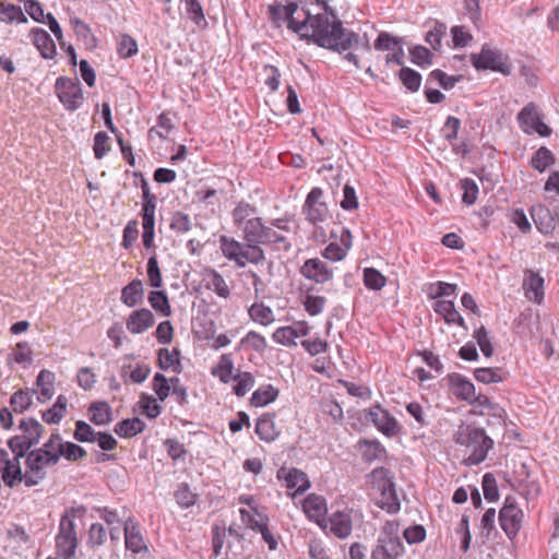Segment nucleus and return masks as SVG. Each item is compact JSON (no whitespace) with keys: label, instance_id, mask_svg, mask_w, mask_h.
I'll return each mask as SVG.
<instances>
[{"label":"nucleus","instance_id":"62","mask_svg":"<svg viewBox=\"0 0 559 559\" xmlns=\"http://www.w3.org/2000/svg\"><path fill=\"white\" fill-rule=\"evenodd\" d=\"M147 277L152 287H162L163 278L156 255H152L147 261Z\"/></svg>","mask_w":559,"mask_h":559},{"label":"nucleus","instance_id":"45","mask_svg":"<svg viewBox=\"0 0 559 559\" xmlns=\"http://www.w3.org/2000/svg\"><path fill=\"white\" fill-rule=\"evenodd\" d=\"M148 302L154 310L160 312L163 316L169 317L171 314V308L165 292L152 290L148 295Z\"/></svg>","mask_w":559,"mask_h":559},{"label":"nucleus","instance_id":"32","mask_svg":"<svg viewBox=\"0 0 559 559\" xmlns=\"http://www.w3.org/2000/svg\"><path fill=\"white\" fill-rule=\"evenodd\" d=\"M145 429V423L139 417L127 418L115 426V432L120 438H132Z\"/></svg>","mask_w":559,"mask_h":559},{"label":"nucleus","instance_id":"57","mask_svg":"<svg viewBox=\"0 0 559 559\" xmlns=\"http://www.w3.org/2000/svg\"><path fill=\"white\" fill-rule=\"evenodd\" d=\"M299 337L297 329L294 326H282L273 333V340L276 343L290 346L296 345L295 340Z\"/></svg>","mask_w":559,"mask_h":559},{"label":"nucleus","instance_id":"3","mask_svg":"<svg viewBox=\"0 0 559 559\" xmlns=\"http://www.w3.org/2000/svg\"><path fill=\"white\" fill-rule=\"evenodd\" d=\"M53 447L55 443L49 437L40 448L27 451L24 456L25 471L21 469V475L14 480V485L24 481L27 487H32L43 480L47 475L48 468L58 463L57 448Z\"/></svg>","mask_w":559,"mask_h":559},{"label":"nucleus","instance_id":"14","mask_svg":"<svg viewBox=\"0 0 559 559\" xmlns=\"http://www.w3.org/2000/svg\"><path fill=\"white\" fill-rule=\"evenodd\" d=\"M277 479L284 481L285 487L295 497L305 492L310 487V480L306 473L295 467H281L277 471Z\"/></svg>","mask_w":559,"mask_h":559},{"label":"nucleus","instance_id":"38","mask_svg":"<svg viewBox=\"0 0 559 559\" xmlns=\"http://www.w3.org/2000/svg\"><path fill=\"white\" fill-rule=\"evenodd\" d=\"M0 472L2 479L5 485L13 487L14 480L21 475V471L17 465H13L9 462V453L5 450L0 449Z\"/></svg>","mask_w":559,"mask_h":559},{"label":"nucleus","instance_id":"33","mask_svg":"<svg viewBox=\"0 0 559 559\" xmlns=\"http://www.w3.org/2000/svg\"><path fill=\"white\" fill-rule=\"evenodd\" d=\"M362 459L366 462H373L376 460H382L386 456V450L384 445L378 440H364L359 445Z\"/></svg>","mask_w":559,"mask_h":559},{"label":"nucleus","instance_id":"21","mask_svg":"<svg viewBox=\"0 0 559 559\" xmlns=\"http://www.w3.org/2000/svg\"><path fill=\"white\" fill-rule=\"evenodd\" d=\"M50 438L55 443L53 448H57L56 454L58 456V461L61 456L69 461H78L86 454V451L82 447L73 442L63 441L59 433H52Z\"/></svg>","mask_w":559,"mask_h":559},{"label":"nucleus","instance_id":"52","mask_svg":"<svg viewBox=\"0 0 559 559\" xmlns=\"http://www.w3.org/2000/svg\"><path fill=\"white\" fill-rule=\"evenodd\" d=\"M430 80H435L439 83V85L448 91L455 86L456 83H459L463 76L462 75H448L444 71L440 69H436L430 72L429 74Z\"/></svg>","mask_w":559,"mask_h":559},{"label":"nucleus","instance_id":"18","mask_svg":"<svg viewBox=\"0 0 559 559\" xmlns=\"http://www.w3.org/2000/svg\"><path fill=\"white\" fill-rule=\"evenodd\" d=\"M154 323L155 318L152 311L146 308H142L130 313L126 325L130 333L141 334L153 326Z\"/></svg>","mask_w":559,"mask_h":559},{"label":"nucleus","instance_id":"20","mask_svg":"<svg viewBox=\"0 0 559 559\" xmlns=\"http://www.w3.org/2000/svg\"><path fill=\"white\" fill-rule=\"evenodd\" d=\"M544 278L538 272L527 270L523 280L525 296L537 304L544 298Z\"/></svg>","mask_w":559,"mask_h":559},{"label":"nucleus","instance_id":"60","mask_svg":"<svg viewBox=\"0 0 559 559\" xmlns=\"http://www.w3.org/2000/svg\"><path fill=\"white\" fill-rule=\"evenodd\" d=\"M411 60L413 63L419 67L431 64L432 53L428 48L421 45H417L409 50Z\"/></svg>","mask_w":559,"mask_h":559},{"label":"nucleus","instance_id":"23","mask_svg":"<svg viewBox=\"0 0 559 559\" xmlns=\"http://www.w3.org/2000/svg\"><path fill=\"white\" fill-rule=\"evenodd\" d=\"M531 216L540 233L548 235L555 230V215L546 205L538 204L533 206Z\"/></svg>","mask_w":559,"mask_h":559},{"label":"nucleus","instance_id":"10","mask_svg":"<svg viewBox=\"0 0 559 559\" xmlns=\"http://www.w3.org/2000/svg\"><path fill=\"white\" fill-rule=\"evenodd\" d=\"M212 376L218 377V379L228 383L234 380L236 384H253L254 378L250 372H241L234 366L233 354H223L219 357L218 362L212 368Z\"/></svg>","mask_w":559,"mask_h":559},{"label":"nucleus","instance_id":"63","mask_svg":"<svg viewBox=\"0 0 559 559\" xmlns=\"http://www.w3.org/2000/svg\"><path fill=\"white\" fill-rule=\"evenodd\" d=\"M326 299L323 296L307 295L304 300L305 310L310 316H318L323 311Z\"/></svg>","mask_w":559,"mask_h":559},{"label":"nucleus","instance_id":"44","mask_svg":"<svg viewBox=\"0 0 559 559\" xmlns=\"http://www.w3.org/2000/svg\"><path fill=\"white\" fill-rule=\"evenodd\" d=\"M278 390L274 386H260L251 396V404L255 407H263L275 401Z\"/></svg>","mask_w":559,"mask_h":559},{"label":"nucleus","instance_id":"4","mask_svg":"<svg viewBox=\"0 0 559 559\" xmlns=\"http://www.w3.org/2000/svg\"><path fill=\"white\" fill-rule=\"evenodd\" d=\"M85 514L86 508L83 506L67 508L62 513L55 537L57 555L62 559H74L79 545L76 523L82 521Z\"/></svg>","mask_w":559,"mask_h":559},{"label":"nucleus","instance_id":"39","mask_svg":"<svg viewBox=\"0 0 559 559\" xmlns=\"http://www.w3.org/2000/svg\"><path fill=\"white\" fill-rule=\"evenodd\" d=\"M0 21L8 24L12 22L26 23L27 17L23 13L21 7L0 2Z\"/></svg>","mask_w":559,"mask_h":559},{"label":"nucleus","instance_id":"8","mask_svg":"<svg viewBox=\"0 0 559 559\" xmlns=\"http://www.w3.org/2000/svg\"><path fill=\"white\" fill-rule=\"evenodd\" d=\"M471 62L477 71L491 70L503 75L512 73V63L507 55L485 44L478 53L471 55Z\"/></svg>","mask_w":559,"mask_h":559},{"label":"nucleus","instance_id":"13","mask_svg":"<svg viewBox=\"0 0 559 559\" xmlns=\"http://www.w3.org/2000/svg\"><path fill=\"white\" fill-rule=\"evenodd\" d=\"M323 190L319 187H314L307 194L305 203L302 205V214L306 219L317 225L323 223L329 217V209L325 202L322 201Z\"/></svg>","mask_w":559,"mask_h":559},{"label":"nucleus","instance_id":"29","mask_svg":"<svg viewBox=\"0 0 559 559\" xmlns=\"http://www.w3.org/2000/svg\"><path fill=\"white\" fill-rule=\"evenodd\" d=\"M261 245L270 246L274 250L284 252H288L292 248V243L288 241L286 236L277 233L269 226H265L264 228Z\"/></svg>","mask_w":559,"mask_h":559},{"label":"nucleus","instance_id":"27","mask_svg":"<svg viewBox=\"0 0 559 559\" xmlns=\"http://www.w3.org/2000/svg\"><path fill=\"white\" fill-rule=\"evenodd\" d=\"M144 289L141 280H133L121 290V301L128 307H135L143 301Z\"/></svg>","mask_w":559,"mask_h":559},{"label":"nucleus","instance_id":"35","mask_svg":"<svg viewBox=\"0 0 559 559\" xmlns=\"http://www.w3.org/2000/svg\"><path fill=\"white\" fill-rule=\"evenodd\" d=\"M265 225L259 217H252L246 221L242 226L243 238L247 242L261 243Z\"/></svg>","mask_w":559,"mask_h":559},{"label":"nucleus","instance_id":"41","mask_svg":"<svg viewBox=\"0 0 559 559\" xmlns=\"http://www.w3.org/2000/svg\"><path fill=\"white\" fill-rule=\"evenodd\" d=\"M506 374L500 368H479L474 371L475 379L484 384L503 382L507 380Z\"/></svg>","mask_w":559,"mask_h":559},{"label":"nucleus","instance_id":"1","mask_svg":"<svg viewBox=\"0 0 559 559\" xmlns=\"http://www.w3.org/2000/svg\"><path fill=\"white\" fill-rule=\"evenodd\" d=\"M283 8L287 28L307 43L338 53L357 46L370 50L367 37L361 38L354 31L344 27L343 21L329 5L328 0H317L316 9H299L296 2H289Z\"/></svg>","mask_w":559,"mask_h":559},{"label":"nucleus","instance_id":"26","mask_svg":"<svg viewBox=\"0 0 559 559\" xmlns=\"http://www.w3.org/2000/svg\"><path fill=\"white\" fill-rule=\"evenodd\" d=\"M36 390L24 386L17 390L10 399V405L15 413H24L35 403Z\"/></svg>","mask_w":559,"mask_h":559},{"label":"nucleus","instance_id":"48","mask_svg":"<svg viewBox=\"0 0 559 559\" xmlns=\"http://www.w3.org/2000/svg\"><path fill=\"white\" fill-rule=\"evenodd\" d=\"M240 347H248L262 354L266 349V341L261 334L250 331L245 337H242L237 349Z\"/></svg>","mask_w":559,"mask_h":559},{"label":"nucleus","instance_id":"24","mask_svg":"<svg viewBox=\"0 0 559 559\" xmlns=\"http://www.w3.org/2000/svg\"><path fill=\"white\" fill-rule=\"evenodd\" d=\"M528 118L532 119L531 133L534 131L540 136H549L552 130L540 119V117L534 112L528 106L524 107L518 114V120L521 127L528 124Z\"/></svg>","mask_w":559,"mask_h":559},{"label":"nucleus","instance_id":"53","mask_svg":"<svg viewBox=\"0 0 559 559\" xmlns=\"http://www.w3.org/2000/svg\"><path fill=\"white\" fill-rule=\"evenodd\" d=\"M117 52L121 58H131L138 52V44L133 37L128 34H122L120 36Z\"/></svg>","mask_w":559,"mask_h":559},{"label":"nucleus","instance_id":"6","mask_svg":"<svg viewBox=\"0 0 559 559\" xmlns=\"http://www.w3.org/2000/svg\"><path fill=\"white\" fill-rule=\"evenodd\" d=\"M19 428L21 433L12 437L8 441V445L12 453V457L9 456L10 464L17 465L21 471L20 460L25 456L32 447L39 442L43 435V426L36 419L23 418L20 421Z\"/></svg>","mask_w":559,"mask_h":559},{"label":"nucleus","instance_id":"54","mask_svg":"<svg viewBox=\"0 0 559 559\" xmlns=\"http://www.w3.org/2000/svg\"><path fill=\"white\" fill-rule=\"evenodd\" d=\"M97 431H95L91 425L83 420H78L75 423V430L73 437L79 442H95Z\"/></svg>","mask_w":559,"mask_h":559},{"label":"nucleus","instance_id":"56","mask_svg":"<svg viewBox=\"0 0 559 559\" xmlns=\"http://www.w3.org/2000/svg\"><path fill=\"white\" fill-rule=\"evenodd\" d=\"M447 34V25L442 22H435L433 27L427 32L425 40L432 47V49L438 50L441 46L442 37Z\"/></svg>","mask_w":559,"mask_h":559},{"label":"nucleus","instance_id":"34","mask_svg":"<svg viewBox=\"0 0 559 559\" xmlns=\"http://www.w3.org/2000/svg\"><path fill=\"white\" fill-rule=\"evenodd\" d=\"M133 411L135 414L154 419L160 414L162 408L155 397L143 394L134 405Z\"/></svg>","mask_w":559,"mask_h":559},{"label":"nucleus","instance_id":"58","mask_svg":"<svg viewBox=\"0 0 559 559\" xmlns=\"http://www.w3.org/2000/svg\"><path fill=\"white\" fill-rule=\"evenodd\" d=\"M473 336L477 341V344L484 356L490 357L493 354V346L489 338L488 330L484 325H481L480 328L474 331Z\"/></svg>","mask_w":559,"mask_h":559},{"label":"nucleus","instance_id":"37","mask_svg":"<svg viewBox=\"0 0 559 559\" xmlns=\"http://www.w3.org/2000/svg\"><path fill=\"white\" fill-rule=\"evenodd\" d=\"M255 433L265 442L274 441L278 436L275 423L270 416H262L255 424Z\"/></svg>","mask_w":559,"mask_h":559},{"label":"nucleus","instance_id":"59","mask_svg":"<svg viewBox=\"0 0 559 559\" xmlns=\"http://www.w3.org/2000/svg\"><path fill=\"white\" fill-rule=\"evenodd\" d=\"M259 245L260 243L251 242H247V245H243L241 261H245V263L250 262L255 264L262 262L265 259V257L263 250Z\"/></svg>","mask_w":559,"mask_h":559},{"label":"nucleus","instance_id":"5","mask_svg":"<svg viewBox=\"0 0 559 559\" xmlns=\"http://www.w3.org/2000/svg\"><path fill=\"white\" fill-rule=\"evenodd\" d=\"M451 389L454 396L472 406V414L488 416V426L506 425V411L498 404L491 403L488 396L480 391L476 392V386H451Z\"/></svg>","mask_w":559,"mask_h":559},{"label":"nucleus","instance_id":"51","mask_svg":"<svg viewBox=\"0 0 559 559\" xmlns=\"http://www.w3.org/2000/svg\"><path fill=\"white\" fill-rule=\"evenodd\" d=\"M400 45H402V38L392 36L386 32H381L374 40L373 47L379 51H390L395 50Z\"/></svg>","mask_w":559,"mask_h":559},{"label":"nucleus","instance_id":"28","mask_svg":"<svg viewBox=\"0 0 559 559\" xmlns=\"http://www.w3.org/2000/svg\"><path fill=\"white\" fill-rule=\"evenodd\" d=\"M90 419L96 426H107L112 421V409L107 402L96 401L88 407Z\"/></svg>","mask_w":559,"mask_h":559},{"label":"nucleus","instance_id":"42","mask_svg":"<svg viewBox=\"0 0 559 559\" xmlns=\"http://www.w3.org/2000/svg\"><path fill=\"white\" fill-rule=\"evenodd\" d=\"M555 160L556 158L551 151L545 146H542L533 154L531 165L534 169L543 173L546 170V168L555 164Z\"/></svg>","mask_w":559,"mask_h":559},{"label":"nucleus","instance_id":"9","mask_svg":"<svg viewBox=\"0 0 559 559\" xmlns=\"http://www.w3.org/2000/svg\"><path fill=\"white\" fill-rule=\"evenodd\" d=\"M55 93L68 111H75L83 105L84 94L78 79L59 76L55 82Z\"/></svg>","mask_w":559,"mask_h":559},{"label":"nucleus","instance_id":"40","mask_svg":"<svg viewBox=\"0 0 559 559\" xmlns=\"http://www.w3.org/2000/svg\"><path fill=\"white\" fill-rule=\"evenodd\" d=\"M68 400L59 395L55 404L43 414V419L47 424H58L66 415Z\"/></svg>","mask_w":559,"mask_h":559},{"label":"nucleus","instance_id":"15","mask_svg":"<svg viewBox=\"0 0 559 559\" xmlns=\"http://www.w3.org/2000/svg\"><path fill=\"white\" fill-rule=\"evenodd\" d=\"M302 510L306 513L307 518L313 522H316L322 530L326 531V513L328 507L326 501L322 496L310 493L302 501Z\"/></svg>","mask_w":559,"mask_h":559},{"label":"nucleus","instance_id":"36","mask_svg":"<svg viewBox=\"0 0 559 559\" xmlns=\"http://www.w3.org/2000/svg\"><path fill=\"white\" fill-rule=\"evenodd\" d=\"M239 513L242 522L252 531L258 532L265 524H269L267 515L261 513L257 507H252V510L240 509Z\"/></svg>","mask_w":559,"mask_h":559},{"label":"nucleus","instance_id":"46","mask_svg":"<svg viewBox=\"0 0 559 559\" xmlns=\"http://www.w3.org/2000/svg\"><path fill=\"white\" fill-rule=\"evenodd\" d=\"M248 313L253 321L263 325H267L274 321L272 309L263 304H253L249 308Z\"/></svg>","mask_w":559,"mask_h":559},{"label":"nucleus","instance_id":"12","mask_svg":"<svg viewBox=\"0 0 559 559\" xmlns=\"http://www.w3.org/2000/svg\"><path fill=\"white\" fill-rule=\"evenodd\" d=\"M523 516V511L513 499L508 497L499 512V522L501 528L511 540L518 536L522 526Z\"/></svg>","mask_w":559,"mask_h":559},{"label":"nucleus","instance_id":"16","mask_svg":"<svg viewBox=\"0 0 559 559\" xmlns=\"http://www.w3.org/2000/svg\"><path fill=\"white\" fill-rule=\"evenodd\" d=\"M300 274L317 284H324L332 280L333 270L319 258H312L306 260L300 266Z\"/></svg>","mask_w":559,"mask_h":559},{"label":"nucleus","instance_id":"19","mask_svg":"<svg viewBox=\"0 0 559 559\" xmlns=\"http://www.w3.org/2000/svg\"><path fill=\"white\" fill-rule=\"evenodd\" d=\"M328 528L331 534L337 538H346L350 535L353 530L352 518L349 513L337 511L334 512L329 520H326Z\"/></svg>","mask_w":559,"mask_h":559},{"label":"nucleus","instance_id":"17","mask_svg":"<svg viewBox=\"0 0 559 559\" xmlns=\"http://www.w3.org/2000/svg\"><path fill=\"white\" fill-rule=\"evenodd\" d=\"M33 45L37 48L44 59H53L57 48L51 36L40 27H34L29 32Z\"/></svg>","mask_w":559,"mask_h":559},{"label":"nucleus","instance_id":"43","mask_svg":"<svg viewBox=\"0 0 559 559\" xmlns=\"http://www.w3.org/2000/svg\"><path fill=\"white\" fill-rule=\"evenodd\" d=\"M402 84L412 93L417 92L421 84V74L412 68L402 67L399 72Z\"/></svg>","mask_w":559,"mask_h":559},{"label":"nucleus","instance_id":"64","mask_svg":"<svg viewBox=\"0 0 559 559\" xmlns=\"http://www.w3.org/2000/svg\"><path fill=\"white\" fill-rule=\"evenodd\" d=\"M483 491L485 499L489 502H495L499 498V491L496 478L491 474H485L483 477Z\"/></svg>","mask_w":559,"mask_h":559},{"label":"nucleus","instance_id":"31","mask_svg":"<svg viewBox=\"0 0 559 559\" xmlns=\"http://www.w3.org/2000/svg\"><path fill=\"white\" fill-rule=\"evenodd\" d=\"M219 241L223 255L228 260H234L238 266L243 267L245 261H241L243 245L226 236H221Z\"/></svg>","mask_w":559,"mask_h":559},{"label":"nucleus","instance_id":"2","mask_svg":"<svg viewBox=\"0 0 559 559\" xmlns=\"http://www.w3.org/2000/svg\"><path fill=\"white\" fill-rule=\"evenodd\" d=\"M452 438L454 443L464 448V452L467 454L464 459L465 465L480 464L493 448V441L487 436L485 429L471 424H461Z\"/></svg>","mask_w":559,"mask_h":559},{"label":"nucleus","instance_id":"50","mask_svg":"<svg viewBox=\"0 0 559 559\" xmlns=\"http://www.w3.org/2000/svg\"><path fill=\"white\" fill-rule=\"evenodd\" d=\"M107 532L100 523H93L87 532L86 544L91 548H96L105 544Z\"/></svg>","mask_w":559,"mask_h":559},{"label":"nucleus","instance_id":"55","mask_svg":"<svg viewBox=\"0 0 559 559\" xmlns=\"http://www.w3.org/2000/svg\"><path fill=\"white\" fill-rule=\"evenodd\" d=\"M255 214V207L246 202H240L233 211L234 223L242 227L247 219Z\"/></svg>","mask_w":559,"mask_h":559},{"label":"nucleus","instance_id":"61","mask_svg":"<svg viewBox=\"0 0 559 559\" xmlns=\"http://www.w3.org/2000/svg\"><path fill=\"white\" fill-rule=\"evenodd\" d=\"M110 138L104 131H99L94 136V155L95 158L102 159L110 151Z\"/></svg>","mask_w":559,"mask_h":559},{"label":"nucleus","instance_id":"7","mask_svg":"<svg viewBox=\"0 0 559 559\" xmlns=\"http://www.w3.org/2000/svg\"><path fill=\"white\" fill-rule=\"evenodd\" d=\"M404 545L400 538V523L386 521L372 550L371 559H400L404 555Z\"/></svg>","mask_w":559,"mask_h":559},{"label":"nucleus","instance_id":"25","mask_svg":"<svg viewBox=\"0 0 559 559\" xmlns=\"http://www.w3.org/2000/svg\"><path fill=\"white\" fill-rule=\"evenodd\" d=\"M367 484L371 495H377L381 490H386L392 485V476L385 467H377L367 476Z\"/></svg>","mask_w":559,"mask_h":559},{"label":"nucleus","instance_id":"47","mask_svg":"<svg viewBox=\"0 0 559 559\" xmlns=\"http://www.w3.org/2000/svg\"><path fill=\"white\" fill-rule=\"evenodd\" d=\"M188 17L193 21L198 26L205 27L206 20L203 9L199 0H182Z\"/></svg>","mask_w":559,"mask_h":559},{"label":"nucleus","instance_id":"11","mask_svg":"<svg viewBox=\"0 0 559 559\" xmlns=\"http://www.w3.org/2000/svg\"><path fill=\"white\" fill-rule=\"evenodd\" d=\"M365 418L385 437L393 438L401 433V426L397 420L380 404H376L365 411Z\"/></svg>","mask_w":559,"mask_h":559},{"label":"nucleus","instance_id":"49","mask_svg":"<svg viewBox=\"0 0 559 559\" xmlns=\"http://www.w3.org/2000/svg\"><path fill=\"white\" fill-rule=\"evenodd\" d=\"M365 286L372 290H380L384 287L386 278L376 269L366 267L364 270Z\"/></svg>","mask_w":559,"mask_h":559},{"label":"nucleus","instance_id":"22","mask_svg":"<svg viewBox=\"0 0 559 559\" xmlns=\"http://www.w3.org/2000/svg\"><path fill=\"white\" fill-rule=\"evenodd\" d=\"M124 543L126 548L133 554L147 549L139 524L132 519H129L124 524Z\"/></svg>","mask_w":559,"mask_h":559},{"label":"nucleus","instance_id":"30","mask_svg":"<svg viewBox=\"0 0 559 559\" xmlns=\"http://www.w3.org/2000/svg\"><path fill=\"white\" fill-rule=\"evenodd\" d=\"M372 496L376 498L377 504L381 509L385 510L391 514L399 512L401 503L396 496L394 485H392L390 488H386V490H381L377 495Z\"/></svg>","mask_w":559,"mask_h":559}]
</instances>
